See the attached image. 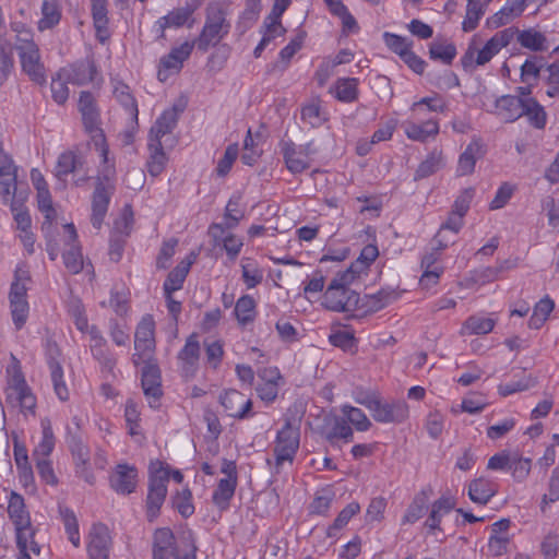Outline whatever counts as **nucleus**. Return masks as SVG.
<instances>
[{
  "label": "nucleus",
  "mask_w": 559,
  "mask_h": 559,
  "mask_svg": "<svg viewBox=\"0 0 559 559\" xmlns=\"http://www.w3.org/2000/svg\"><path fill=\"white\" fill-rule=\"evenodd\" d=\"M447 109V100L437 93L414 102L409 107V117L402 123L404 134L408 140L420 143L435 140L439 134L440 123L437 118L428 117L427 112H444Z\"/></svg>",
  "instance_id": "obj_1"
},
{
  "label": "nucleus",
  "mask_w": 559,
  "mask_h": 559,
  "mask_svg": "<svg viewBox=\"0 0 559 559\" xmlns=\"http://www.w3.org/2000/svg\"><path fill=\"white\" fill-rule=\"evenodd\" d=\"M198 547L190 530L158 527L153 536V559H197Z\"/></svg>",
  "instance_id": "obj_2"
},
{
  "label": "nucleus",
  "mask_w": 559,
  "mask_h": 559,
  "mask_svg": "<svg viewBox=\"0 0 559 559\" xmlns=\"http://www.w3.org/2000/svg\"><path fill=\"white\" fill-rule=\"evenodd\" d=\"M79 110L82 115V121L85 131L90 134L94 148L99 155L100 163L105 165L108 178L114 174V163L109 159V150L105 134L100 128L99 111L96 107L95 98L90 92H82L79 99Z\"/></svg>",
  "instance_id": "obj_3"
},
{
  "label": "nucleus",
  "mask_w": 559,
  "mask_h": 559,
  "mask_svg": "<svg viewBox=\"0 0 559 559\" xmlns=\"http://www.w3.org/2000/svg\"><path fill=\"white\" fill-rule=\"evenodd\" d=\"M13 29L16 32L15 49L17 50L23 72L35 83H45L46 71L41 62L39 48L33 39V33L20 24H14Z\"/></svg>",
  "instance_id": "obj_4"
},
{
  "label": "nucleus",
  "mask_w": 559,
  "mask_h": 559,
  "mask_svg": "<svg viewBox=\"0 0 559 559\" xmlns=\"http://www.w3.org/2000/svg\"><path fill=\"white\" fill-rule=\"evenodd\" d=\"M31 274L26 265L19 264L14 270L13 281L9 290V304L12 322L16 330H21L29 314L27 300L28 284Z\"/></svg>",
  "instance_id": "obj_5"
},
{
  "label": "nucleus",
  "mask_w": 559,
  "mask_h": 559,
  "mask_svg": "<svg viewBox=\"0 0 559 559\" xmlns=\"http://www.w3.org/2000/svg\"><path fill=\"white\" fill-rule=\"evenodd\" d=\"M226 10L222 4L211 2L205 8V22L199 37L194 40L198 49L207 51L216 46L230 29V23L226 17Z\"/></svg>",
  "instance_id": "obj_6"
},
{
  "label": "nucleus",
  "mask_w": 559,
  "mask_h": 559,
  "mask_svg": "<svg viewBox=\"0 0 559 559\" xmlns=\"http://www.w3.org/2000/svg\"><path fill=\"white\" fill-rule=\"evenodd\" d=\"M170 468L162 462L152 463L148 471L145 512L148 522L157 519L167 496Z\"/></svg>",
  "instance_id": "obj_7"
},
{
  "label": "nucleus",
  "mask_w": 559,
  "mask_h": 559,
  "mask_svg": "<svg viewBox=\"0 0 559 559\" xmlns=\"http://www.w3.org/2000/svg\"><path fill=\"white\" fill-rule=\"evenodd\" d=\"M515 33V27H507L497 32L483 48L468 47L461 59L463 67L474 70L485 66L514 39Z\"/></svg>",
  "instance_id": "obj_8"
},
{
  "label": "nucleus",
  "mask_w": 559,
  "mask_h": 559,
  "mask_svg": "<svg viewBox=\"0 0 559 559\" xmlns=\"http://www.w3.org/2000/svg\"><path fill=\"white\" fill-rule=\"evenodd\" d=\"M356 401L366 406L371 412L373 419L381 424H400L406 420L409 415L408 405L404 401L383 403L370 395L356 399Z\"/></svg>",
  "instance_id": "obj_9"
},
{
  "label": "nucleus",
  "mask_w": 559,
  "mask_h": 559,
  "mask_svg": "<svg viewBox=\"0 0 559 559\" xmlns=\"http://www.w3.org/2000/svg\"><path fill=\"white\" fill-rule=\"evenodd\" d=\"M70 174L73 175L74 186H83L90 180V169L83 154L74 151H66L58 156L55 167L56 177L59 180H63Z\"/></svg>",
  "instance_id": "obj_10"
},
{
  "label": "nucleus",
  "mask_w": 559,
  "mask_h": 559,
  "mask_svg": "<svg viewBox=\"0 0 559 559\" xmlns=\"http://www.w3.org/2000/svg\"><path fill=\"white\" fill-rule=\"evenodd\" d=\"M456 500L453 495L450 492L443 493L439 499H437L430 507L428 520L432 522V524H439L443 521L450 520L451 515H454V521L459 523L462 522H484V516H476L471 512H466L462 509H456Z\"/></svg>",
  "instance_id": "obj_11"
},
{
  "label": "nucleus",
  "mask_w": 559,
  "mask_h": 559,
  "mask_svg": "<svg viewBox=\"0 0 559 559\" xmlns=\"http://www.w3.org/2000/svg\"><path fill=\"white\" fill-rule=\"evenodd\" d=\"M357 278L345 277L344 271L336 274L323 295V306L332 311L343 312L348 310L352 299L356 301L354 294L347 288Z\"/></svg>",
  "instance_id": "obj_12"
},
{
  "label": "nucleus",
  "mask_w": 559,
  "mask_h": 559,
  "mask_svg": "<svg viewBox=\"0 0 559 559\" xmlns=\"http://www.w3.org/2000/svg\"><path fill=\"white\" fill-rule=\"evenodd\" d=\"M299 428L289 421H286L277 431L273 448L275 465L277 468L285 463H293L299 449Z\"/></svg>",
  "instance_id": "obj_13"
},
{
  "label": "nucleus",
  "mask_w": 559,
  "mask_h": 559,
  "mask_svg": "<svg viewBox=\"0 0 559 559\" xmlns=\"http://www.w3.org/2000/svg\"><path fill=\"white\" fill-rule=\"evenodd\" d=\"M139 483V468L126 461L118 462L108 474L109 488L118 496L132 495L136 491Z\"/></svg>",
  "instance_id": "obj_14"
},
{
  "label": "nucleus",
  "mask_w": 559,
  "mask_h": 559,
  "mask_svg": "<svg viewBox=\"0 0 559 559\" xmlns=\"http://www.w3.org/2000/svg\"><path fill=\"white\" fill-rule=\"evenodd\" d=\"M5 397L9 404L19 407L23 413H34L36 399L20 370H14L10 374L5 389Z\"/></svg>",
  "instance_id": "obj_15"
},
{
  "label": "nucleus",
  "mask_w": 559,
  "mask_h": 559,
  "mask_svg": "<svg viewBox=\"0 0 559 559\" xmlns=\"http://www.w3.org/2000/svg\"><path fill=\"white\" fill-rule=\"evenodd\" d=\"M155 322L151 316L142 318L134 334V349L132 361L135 366L147 362L153 358L155 350Z\"/></svg>",
  "instance_id": "obj_16"
},
{
  "label": "nucleus",
  "mask_w": 559,
  "mask_h": 559,
  "mask_svg": "<svg viewBox=\"0 0 559 559\" xmlns=\"http://www.w3.org/2000/svg\"><path fill=\"white\" fill-rule=\"evenodd\" d=\"M107 173L105 170V165L102 164L100 174L98 176V183L92 199L91 222L93 227L96 229H99L104 223L110 202V194L114 189L110 180L114 178L115 173L108 178L105 177Z\"/></svg>",
  "instance_id": "obj_17"
},
{
  "label": "nucleus",
  "mask_w": 559,
  "mask_h": 559,
  "mask_svg": "<svg viewBox=\"0 0 559 559\" xmlns=\"http://www.w3.org/2000/svg\"><path fill=\"white\" fill-rule=\"evenodd\" d=\"M197 9V4H187L185 7L174 8L154 23V32L159 38H165L166 29H178L185 26L191 28L194 25L193 14Z\"/></svg>",
  "instance_id": "obj_18"
},
{
  "label": "nucleus",
  "mask_w": 559,
  "mask_h": 559,
  "mask_svg": "<svg viewBox=\"0 0 559 559\" xmlns=\"http://www.w3.org/2000/svg\"><path fill=\"white\" fill-rule=\"evenodd\" d=\"M17 171L19 167L13 158L0 150V198L3 204L19 197Z\"/></svg>",
  "instance_id": "obj_19"
},
{
  "label": "nucleus",
  "mask_w": 559,
  "mask_h": 559,
  "mask_svg": "<svg viewBox=\"0 0 559 559\" xmlns=\"http://www.w3.org/2000/svg\"><path fill=\"white\" fill-rule=\"evenodd\" d=\"M223 224L213 223L209 226L207 234L214 248H222L229 260L235 261L243 247L242 238L231 233Z\"/></svg>",
  "instance_id": "obj_20"
},
{
  "label": "nucleus",
  "mask_w": 559,
  "mask_h": 559,
  "mask_svg": "<svg viewBox=\"0 0 559 559\" xmlns=\"http://www.w3.org/2000/svg\"><path fill=\"white\" fill-rule=\"evenodd\" d=\"M312 143L296 145L288 141L282 144V153L288 170L293 174H299L308 169L316 154Z\"/></svg>",
  "instance_id": "obj_21"
},
{
  "label": "nucleus",
  "mask_w": 559,
  "mask_h": 559,
  "mask_svg": "<svg viewBox=\"0 0 559 559\" xmlns=\"http://www.w3.org/2000/svg\"><path fill=\"white\" fill-rule=\"evenodd\" d=\"M70 452L74 464L75 475L88 485H94L96 476L92 469L91 451L81 439H73L70 443Z\"/></svg>",
  "instance_id": "obj_22"
},
{
  "label": "nucleus",
  "mask_w": 559,
  "mask_h": 559,
  "mask_svg": "<svg viewBox=\"0 0 559 559\" xmlns=\"http://www.w3.org/2000/svg\"><path fill=\"white\" fill-rule=\"evenodd\" d=\"M67 249L63 252V262L69 272L78 274L83 269L81 247L76 242L78 234L72 223L63 226Z\"/></svg>",
  "instance_id": "obj_23"
},
{
  "label": "nucleus",
  "mask_w": 559,
  "mask_h": 559,
  "mask_svg": "<svg viewBox=\"0 0 559 559\" xmlns=\"http://www.w3.org/2000/svg\"><path fill=\"white\" fill-rule=\"evenodd\" d=\"M219 401L227 414L238 419L248 417L252 407L251 400L235 389L225 390Z\"/></svg>",
  "instance_id": "obj_24"
},
{
  "label": "nucleus",
  "mask_w": 559,
  "mask_h": 559,
  "mask_svg": "<svg viewBox=\"0 0 559 559\" xmlns=\"http://www.w3.org/2000/svg\"><path fill=\"white\" fill-rule=\"evenodd\" d=\"M141 365H144L142 370V389L151 407H155L162 396L160 371L152 359L147 362H141Z\"/></svg>",
  "instance_id": "obj_25"
},
{
  "label": "nucleus",
  "mask_w": 559,
  "mask_h": 559,
  "mask_svg": "<svg viewBox=\"0 0 559 559\" xmlns=\"http://www.w3.org/2000/svg\"><path fill=\"white\" fill-rule=\"evenodd\" d=\"M61 75L66 76L71 84L85 85L95 81L97 69L92 60H83L60 69Z\"/></svg>",
  "instance_id": "obj_26"
},
{
  "label": "nucleus",
  "mask_w": 559,
  "mask_h": 559,
  "mask_svg": "<svg viewBox=\"0 0 559 559\" xmlns=\"http://www.w3.org/2000/svg\"><path fill=\"white\" fill-rule=\"evenodd\" d=\"M200 357V342L197 334H191L187 340L185 346L178 353V364L181 372L190 377L198 367Z\"/></svg>",
  "instance_id": "obj_27"
},
{
  "label": "nucleus",
  "mask_w": 559,
  "mask_h": 559,
  "mask_svg": "<svg viewBox=\"0 0 559 559\" xmlns=\"http://www.w3.org/2000/svg\"><path fill=\"white\" fill-rule=\"evenodd\" d=\"M524 98L503 95L495 100L492 112L504 122H513L523 116Z\"/></svg>",
  "instance_id": "obj_28"
},
{
  "label": "nucleus",
  "mask_w": 559,
  "mask_h": 559,
  "mask_svg": "<svg viewBox=\"0 0 559 559\" xmlns=\"http://www.w3.org/2000/svg\"><path fill=\"white\" fill-rule=\"evenodd\" d=\"M484 156L483 143L480 139H473L463 153L459 156L456 166V176L464 177L474 173L478 159Z\"/></svg>",
  "instance_id": "obj_29"
},
{
  "label": "nucleus",
  "mask_w": 559,
  "mask_h": 559,
  "mask_svg": "<svg viewBox=\"0 0 559 559\" xmlns=\"http://www.w3.org/2000/svg\"><path fill=\"white\" fill-rule=\"evenodd\" d=\"M109 543L110 534L108 526H92L87 543L91 559H108Z\"/></svg>",
  "instance_id": "obj_30"
},
{
  "label": "nucleus",
  "mask_w": 559,
  "mask_h": 559,
  "mask_svg": "<svg viewBox=\"0 0 559 559\" xmlns=\"http://www.w3.org/2000/svg\"><path fill=\"white\" fill-rule=\"evenodd\" d=\"M464 226V215L451 211L445 222L440 226L435 236V242L439 243V249L447 248L454 242V237Z\"/></svg>",
  "instance_id": "obj_31"
},
{
  "label": "nucleus",
  "mask_w": 559,
  "mask_h": 559,
  "mask_svg": "<svg viewBox=\"0 0 559 559\" xmlns=\"http://www.w3.org/2000/svg\"><path fill=\"white\" fill-rule=\"evenodd\" d=\"M524 2L519 0L507 1L504 5L486 20V26L491 29L509 24L524 11Z\"/></svg>",
  "instance_id": "obj_32"
},
{
  "label": "nucleus",
  "mask_w": 559,
  "mask_h": 559,
  "mask_svg": "<svg viewBox=\"0 0 559 559\" xmlns=\"http://www.w3.org/2000/svg\"><path fill=\"white\" fill-rule=\"evenodd\" d=\"M258 304L251 295L240 296L234 308V316L242 329L253 324L258 316Z\"/></svg>",
  "instance_id": "obj_33"
},
{
  "label": "nucleus",
  "mask_w": 559,
  "mask_h": 559,
  "mask_svg": "<svg viewBox=\"0 0 559 559\" xmlns=\"http://www.w3.org/2000/svg\"><path fill=\"white\" fill-rule=\"evenodd\" d=\"M379 250L374 245H367L360 251L359 257L344 271V276L359 278L361 275H366L370 265L378 258Z\"/></svg>",
  "instance_id": "obj_34"
},
{
  "label": "nucleus",
  "mask_w": 559,
  "mask_h": 559,
  "mask_svg": "<svg viewBox=\"0 0 559 559\" xmlns=\"http://www.w3.org/2000/svg\"><path fill=\"white\" fill-rule=\"evenodd\" d=\"M194 260L195 255L191 253L185 260L180 261L173 271L169 272L163 285L164 294H173L174 292L182 288L185 280Z\"/></svg>",
  "instance_id": "obj_35"
},
{
  "label": "nucleus",
  "mask_w": 559,
  "mask_h": 559,
  "mask_svg": "<svg viewBox=\"0 0 559 559\" xmlns=\"http://www.w3.org/2000/svg\"><path fill=\"white\" fill-rule=\"evenodd\" d=\"M91 11L96 37L105 43L109 38L107 0H91Z\"/></svg>",
  "instance_id": "obj_36"
},
{
  "label": "nucleus",
  "mask_w": 559,
  "mask_h": 559,
  "mask_svg": "<svg viewBox=\"0 0 559 559\" xmlns=\"http://www.w3.org/2000/svg\"><path fill=\"white\" fill-rule=\"evenodd\" d=\"M496 492V484L484 477L472 480L467 487L469 499L479 504H486Z\"/></svg>",
  "instance_id": "obj_37"
},
{
  "label": "nucleus",
  "mask_w": 559,
  "mask_h": 559,
  "mask_svg": "<svg viewBox=\"0 0 559 559\" xmlns=\"http://www.w3.org/2000/svg\"><path fill=\"white\" fill-rule=\"evenodd\" d=\"M240 267L241 280L247 289H253L263 282L264 270L254 258L243 257L240 260Z\"/></svg>",
  "instance_id": "obj_38"
},
{
  "label": "nucleus",
  "mask_w": 559,
  "mask_h": 559,
  "mask_svg": "<svg viewBox=\"0 0 559 559\" xmlns=\"http://www.w3.org/2000/svg\"><path fill=\"white\" fill-rule=\"evenodd\" d=\"M195 41H185L180 46L171 48L168 55L160 59V64L166 70L180 71L183 62L190 57Z\"/></svg>",
  "instance_id": "obj_39"
},
{
  "label": "nucleus",
  "mask_w": 559,
  "mask_h": 559,
  "mask_svg": "<svg viewBox=\"0 0 559 559\" xmlns=\"http://www.w3.org/2000/svg\"><path fill=\"white\" fill-rule=\"evenodd\" d=\"M26 200L27 193L20 191L19 197L10 200L7 204L10 206L19 233L31 230L32 227V218L24 204Z\"/></svg>",
  "instance_id": "obj_40"
},
{
  "label": "nucleus",
  "mask_w": 559,
  "mask_h": 559,
  "mask_svg": "<svg viewBox=\"0 0 559 559\" xmlns=\"http://www.w3.org/2000/svg\"><path fill=\"white\" fill-rule=\"evenodd\" d=\"M178 114L175 108H168L162 112L150 130L148 140L162 142L163 136L175 128Z\"/></svg>",
  "instance_id": "obj_41"
},
{
  "label": "nucleus",
  "mask_w": 559,
  "mask_h": 559,
  "mask_svg": "<svg viewBox=\"0 0 559 559\" xmlns=\"http://www.w3.org/2000/svg\"><path fill=\"white\" fill-rule=\"evenodd\" d=\"M358 84L356 78H340L330 87V93L342 103H353L358 97Z\"/></svg>",
  "instance_id": "obj_42"
},
{
  "label": "nucleus",
  "mask_w": 559,
  "mask_h": 559,
  "mask_svg": "<svg viewBox=\"0 0 559 559\" xmlns=\"http://www.w3.org/2000/svg\"><path fill=\"white\" fill-rule=\"evenodd\" d=\"M492 0H466V13L462 22V29L466 33L474 31L484 14L487 11L489 3Z\"/></svg>",
  "instance_id": "obj_43"
},
{
  "label": "nucleus",
  "mask_w": 559,
  "mask_h": 559,
  "mask_svg": "<svg viewBox=\"0 0 559 559\" xmlns=\"http://www.w3.org/2000/svg\"><path fill=\"white\" fill-rule=\"evenodd\" d=\"M40 427L41 438L38 444L33 450L34 460L49 459L56 444V439L50 420L48 418L41 419Z\"/></svg>",
  "instance_id": "obj_44"
},
{
  "label": "nucleus",
  "mask_w": 559,
  "mask_h": 559,
  "mask_svg": "<svg viewBox=\"0 0 559 559\" xmlns=\"http://www.w3.org/2000/svg\"><path fill=\"white\" fill-rule=\"evenodd\" d=\"M148 158L146 162L147 171L151 176H159L168 162V157L164 152L162 142L150 141L147 142Z\"/></svg>",
  "instance_id": "obj_45"
},
{
  "label": "nucleus",
  "mask_w": 559,
  "mask_h": 559,
  "mask_svg": "<svg viewBox=\"0 0 559 559\" xmlns=\"http://www.w3.org/2000/svg\"><path fill=\"white\" fill-rule=\"evenodd\" d=\"M496 325V319L484 316L474 314L468 317L462 325V335H484L490 333Z\"/></svg>",
  "instance_id": "obj_46"
},
{
  "label": "nucleus",
  "mask_w": 559,
  "mask_h": 559,
  "mask_svg": "<svg viewBox=\"0 0 559 559\" xmlns=\"http://www.w3.org/2000/svg\"><path fill=\"white\" fill-rule=\"evenodd\" d=\"M238 480L234 478H219L215 488L212 500L219 510H226L235 495Z\"/></svg>",
  "instance_id": "obj_47"
},
{
  "label": "nucleus",
  "mask_w": 559,
  "mask_h": 559,
  "mask_svg": "<svg viewBox=\"0 0 559 559\" xmlns=\"http://www.w3.org/2000/svg\"><path fill=\"white\" fill-rule=\"evenodd\" d=\"M61 20V7L59 0H44L41 4V17L37 23L40 32L50 29Z\"/></svg>",
  "instance_id": "obj_48"
},
{
  "label": "nucleus",
  "mask_w": 559,
  "mask_h": 559,
  "mask_svg": "<svg viewBox=\"0 0 559 559\" xmlns=\"http://www.w3.org/2000/svg\"><path fill=\"white\" fill-rule=\"evenodd\" d=\"M114 95L129 115L131 121L138 122L139 109L135 98L128 85L122 82H114Z\"/></svg>",
  "instance_id": "obj_49"
},
{
  "label": "nucleus",
  "mask_w": 559,
  "mask_h": 559,
  "mask_svg": "<svg viewBox=\"0 0 559 559\" xmlns=\"http://www.w3.org/2000/svg\"><path fill=\"white\" fill-rule=\"evenodd\" d=\"M515 36L523 48L532 51H544L548 49L546 36L535 28L524 31H519L516 28Z\"/></svg>",
  "instance_id": "obj_50"
},
{
  "label": "nucleus",
  "mask_w": 559,
  "mask_h": 559,
  "mask_svg": "<svg viewBox=\"0 0 559 559\" xmlns=\"http://www.w3.org/2000/svg\"><path fill=\"white\" fill-rule=\"evenodd\" d=\"M509 526H497L489 537L488 551L491 556L500 557L507 554L511 546V535Z\"/></svg>",
  "instance_id": "obj_51"
},
{
  "label": "nucleus",
  "mask_w": 559,
  "mask_h": 559,
  "mask_svg": "<svg viewBox=\"0 0 559 559\" xmlns=\"http://www.w3.org/2000/svg\"><path fill=\"white\" fill-rule=\"evenodd\" d=\"M432 496V488H423L413 499V502L407 509L405 520L407 522H417L427 511V506Z\"/></svg>",
  "instance_id": "obj_52"
},
{
  "label": "nucleus",
  "mask_w": 559,
  "mask_h": 559,
  "mask_svg": "<svg viewBox=\"0 0 559 559\" xmlns=\"http://www.w3.org/2000/svg\"><path fill=\"white\" fill-rule=\"evenodd\" d=\"M301 120L312 128L322 126L328 120V112L319 99H312L301 108Z\"/></svg>",
  "instance_id": "obj_53"
},
{
  "label": "nucleus",
  "mask_w": 559,
  "mask_h": 559,
  "mask_svg": "<svg viewBox=\"0 0 559 559\" xmlns=\"http://www.w3.org/2000/svg\"><path fill=\"white\" fill-rule=\"evenodd\" d=\"M523 116H525L528 122L537 129H543L546 124L547 116L545 109L534 98H524Z\"/></svg>",
  "instance_id": "obj_54"
},
{
  "label": "nucleus",
  "mask_w": 559,
  "mask_h": 559,
  "mask_svg": "<svg viewBox=\"0 0 559 559\" xmlns=\"http://www.w3.org/2000/svg\"><path fill=\"white\" fill-rule=\"evenodd\" d=\"M443 165V154L440 150H432L416 169L415 178L423 179L431 176Z\"/></svg>",
  "instance_id": "obj_55"
},
{
  "label": "nucleus",
  "mask_w": 559,
  "mask_h": 559,
  "mask_svg": "<svg viewBox=\"0 0 559 559\" xmlns=\"http://www.w3.org/2000/svg\"><path fill=\"white\" fill-rule=\"evenodd\" d=\"M8 513L13 524H29V515L25 510L24 498L14 491L10 493Z\"/></svg>",
  "instance_id": "obj_56"
},
{
  "label": "nucleus",
  "mask_w": 559,
  "mask_h": 559,
  "mask_svg": "<svg viewBox=\"0 0 559 559\" xmlns=\"http://www.w3.org/2000/svg\"><path fill=\"white\" fill-rule=\"evenodd\" d=\"M536 385V378L532 374L522 373L519 379H514L507 383H501L498 386V392L501 396H509L514 393L530 390Z\"/></svg>",
  "instance_id": "obj_57"
},
{
  "label": "nucleus",
  "mask_w": 559,
  "mask_h": 559,
  "mask_svg": "<svg viewBox=\"0 0 559 559\" xmlns=\"http://www.w3.org/2000/svg\"><path fill=\"white\" fill-rule=\"evenodd\" d=\"M48 365L56 395L60 401H67L69 399V389L63 378V369L61 365L53 359L49 360Z\"/></svg>",
  "instance_id": "obj_58"
},
{
  "label": "nucleus",
  "mask_w": 559,
  "mask_h": 559,
  "mask_svg": "<svg viewBox=\"0 0 559 559\" xmlns=\"http://www.w3.org/2000/svg\"><path fill=\"white\" fill-rule=\"evenodd\" d=\"M555 304L549 297L540 299L534 307L528 325L532 329H540L554 310Z\"/></svg>",
  "instance_id": "obj_59"
},
{
  "label": "nucleus",
  "mask_w": 559,
  "mask_h": 559,
  "mask_svg": "<svg viewBox=\"0 0 559 559\" xmlns=\"http://www.w3.org/2000/svg\"><path fill=\"white\" fill-rule=\"evenodd\" d=\"M383 41L385 46L401 59L413 49V41L406 37L400 36L394 33H383Z\"/></svg>",
  "instance_id": "obj_60"
},
{
  "label": "nucleus",
  "mask_w": 559,
  "mask_h": 559,
  "mask_svg": "<svg viewBox=\"0 0 559 559\" xmlns=\"http://www.w3.org/2000/svg\"><path fill=\"white\" fill-rule=\"evenodd\" d=\"M342 413L346 420L352 424L357 431H367L371 427V421L358 407L344 405L342 407Z\"/></svg>",
  "instance_id": "obj_61"
},
{
  "label": "nucleus",
  "mask_w": 559,
  "mask_h": 559,
  "mask_svg": "<svg viewBox=\"0 0 559 559\" xmlns=\"http://www.w3.org/2000/svg\"><path fill=\"white\" fill-rule=\"evenodd\" d=\"M243 217V211L240 209V197L233 195L226 204L224 222L227 228H236Z\"/></svg>",
  "instance_id": "obj_62"
},
{
  "label": "nucleus",
  "mask_w": 559,
  "mask_h": 559,
  "mask_svg": "<svg viewBox=\"0 0 559 559\" xmlns=\"http://www.w3.org/2000/svg\"><path fill=\"white\" fill-rule=\"evenodd\" d=\"M542 68V60L537 57L526 59L521 66V83L537 84Z\"/></svg>",
  "instance_id": "obj_63"
},
{
  "label": "nucleus",
  "mask_w": 559,
  "mask_h": 559,
  "mask_svg": "<svg viewBox=\"0 0 559 559\" xmlns=\"http://www.w3.org/2000/svg\"><path fill=\"white\" fill-rule=\"evenodd\" d=\"M532 468V460L530 457H523L518 452H513L512 462L509 471L513 478L518 481H523L530 475Z\"/></svg>",
  "instance_id": "obj_64"
}]
</instances>
